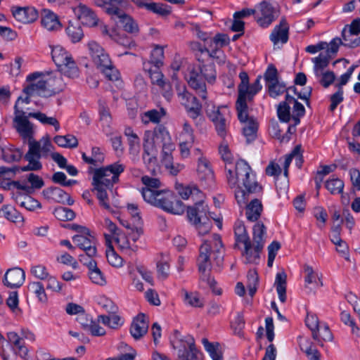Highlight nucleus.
<instances>
[{"mask_svg": "<svg viewBox=\"0 0 360 360\" xmlns=\"http://www.w3.org/2000/svg\"><path fill=\"white\" fill-rule=\"evenodd\" d=\"M227 182L235 188V198L240 206L246 207V217L249 221H255L260 217L262 205L259 200L252 199L248 204L250 195L260 193L262 187L256 181L250 165L243 160L236 163L235 170L228 169Z\"/></svg>", "mask_w": 360, "mask_h": 360, "instance_id": "obj_1", "label": "nucleus"}, {"mask_svg": "<svg viewBox=\"0 0 360 360\" xmlns=\"http://www.w3.org/2000/svg\"><path fill=\"white\" fill-rule=\"evenodd\" d=\"M21 99L19 97L15 105V113L19 115L15 116L14 120L16 124L15 128L17 131L24 142L27 141L28 150L25 153L24 158L28 162V164L23 166V167H15V169H20L22 171H39L42 169L40 159L47 158L53 146L48 136H43L39 141H36L34 139V131L33 124L26 117L21 115L23 114L22 111L18 110V104Z\"/></svg>", "mask_w": 360, "mask_h": 360, "instance_id": "obj_2", "label": "nucleus"}, {"mask_svg": "<svg viewBox=\"0 0 360 360\" xmlns=\"http://www.w3.org/2000/svg\"><path fill=\"white\" fill-rule=\"evenodd\" d=\"M224 256V247L221 237L218 234H213L205 239L200 247V254L198 258V266L200 274L201 281L205 282L212 291L219 295L221 294L220 288H216V281L211 277V257L217 266H221Z\"/></svg>", "mask_w": 360, "mask_h": 360, "instance_id": "obj_3", "label": "nucleus"}, {"mask_svg": "<svg viewBox=\"0 0 360 360\" xmlns=\"http://www.w3.org/2000/svg\"><path fill=\"white\" fill-rule=\"evenodd\" d=\"M126 165L120 161L96 169L92 179L93 191L96 193L101 207L111 210L108 193L112 192L114 184L119 182L120 175L124 172Z\"/></svg>", "mask_w": 360, "mask_h": 360, "instance_id": "obj_4", "label": "nucleus"}, {"mask_svg": "<svg viewBox=\"0 0 360 360\" xmlns=\"http://www.w3.org/2000/svg\"><path fill=\"white\" fill-rule=\"evenodd\" d=\"M126 165L120 161L96 169L92 179L93 191L96 193L101 207L111 210L108 193L112 192L114 184L119 182L120 175L124 172Z\"/></svg>", "mask_w": 360, "mask_h": 360, "instance_id": "obj_5", "label": "nucleus"}, {"mask_svg": "<svg viewBox=\"0 0 360 360\" xmlns=\"http://www.w3.org/2000/svg\"><path fill=\"white\" fill-rule=\"evenodd\" d=\"M126 165L120 161L96 169L92 179L93 191L96 193L101 207L111 210L108 193L112 192L114 184L119 182L120 175L124 172Z\"/></svg>", "mask_w": 360, "mask_h": 360, "instance_id": "obj_6", "label": "nucleus"}, {"mask_svg": "<svg viewBox=\"0 0 360 360\" xmlns=\"http://www.w3.org/2000/svg\"><path fill=\"white\" fill-rule=\"evenodd\" d=\"M58 75H44L40 72H34L27 77L30 84L24 88L23 92L30 96H39L48 98L62 91L65 83Z\"/></svg>", "mask_w": 360, "mask_h": 360, "instance_id": "obj_7", "label": "nucleus"}, {"mask_svg": "<svg viewBox=\"0 0 360 360\" xmlns=\"http://www.w3.org/2000/svg\"><path fill=\"white\" fill-rule=\"evenodd\" d=\"M143 200L147 203L173 214L180 215L185 211L183 202L169 189L160 188L155 192L146 191Z\"/></svg>", "mask_w": 360, "mask_h": 360, "instance_id": "obj_8", "label": "nucleus"}, {"mask_svg": "<svg viewBox=\"0 0 360 360\" xmlns=\"http://www.w3.org/2000/svg\"><path fill=\"white\" fill-rule=\"evenodd\" d=\"M87 46L94 63L105 77L111 81H117L120 74L103 48L94 41H89Z\"/></svg>", "mask_w": 360, "mask_h": 360, "instance_id": "obj_9", "label": "nucleus"}, {"mask_svg": "<svg viewBox=\"0 0 360 360\" xmlns=\"http://www.w3.org/2000/svg\"><path fill=\"white\" fill-rule=\"evenodd\" d=\"M147 139L148 140H153L155 148H162V162L163 164H169V161L173 159L172 153L175 148V146L165 127L158 126L153 131H147Z\"/></svg>", "mask_w": 360, "mask_h": 360, "instance_id": "obj_10", "label": "nucleus"}, {"mask_svg": "<svg viewBox=\"0 0 360 360\" xmlns=\"http://www.w3.org/2000/svg\"><path fill=\"white\" fill-rule=\"evenodd\" d=\"M51 56L60 74L72 79L79 77V70L75 61L63 47L59 45L53 46Z\"/></svg>", "mask_w": 360, "mask_h": 360, "instance_id": "obj_11", "label": "nucleus"}, {"mask_svg": "<svg viewBox=\"0 0 360 360\" xmlns=\"http://www.w3.org/2000/svg\"><path fill=\"white\" fill-rule=\"evenodd\" d=\"M305 323L311 332L312 338L319 344L323 345V342L333 340L329 326L327 323L321 322L316 314L307 312Z\"/></svg>", "mask_w": 360, "mask_h": 360, "instance_id": "obj_12", "label": "nucleus"}, {"mask_svg": "<svg viewBox=\"0 0 360 360\" xmlns=\"http://www.w3.org/2000/svg\"><path fill=\"white\" fill-rule=\"evenodd\" d=\"M160 67L150 66L149 63H143V70L148 72L153 84L157 85L162 90L164 97L168 101L172 97V87L169 82L165 79L163 74L159 70Z\"/></svg>", "mask_w": 360, "mask_h": 360, "instance_id": "obj_13", "label": "nucleus"}, {"mask_svg": "<svg viewBox=\"0 0 360 360\" xmlns=\"http://www.w3.org/2000/svg\"><path fill=\"white\" fill-rule=\"evenodd\" d=\"M255 13V20L263 28L268 27L276 19L275 8L270 2L266 1L257 4Z\"/></svg>", "mask_w": 360, "mask_h": 360, "instance_id": "obj_14", "label": "nucleus"}, {"mask_svg": "<svg viewBox=\"0 0 360 360\" xmlns=\"http://www.w3.org/2000/svg\"><path fill=\"white\" fill-rule=\"evenodd\" d=\"M239 78L240 83L238 85V97L245 100H252L262 88L260 83L261 76H258L251 85L249 84V77L245 72H241L239 74Z\"/></svg>", "mask_w": 360, "mask_h": 360, "instance_id": "obj_15", "label": "nucleus"}, {"mask_svg": "<svg viewBox=\"0 0 360 360\" xmlns=\"http://www.w3.org/2000/svg\"><path fill=\"white\" fill-rule=\"evenodd\" d=\"M197 174L202 186L210 187L214 181V175L210 163L205 157L198 158Z\"/></svg>", "mask_w": 360, "mask_h": 360, "instance_id": "obj_16", "label": "nucleus"}, {"mask_svg": "<svg viewBox=\"0 0 360 360\" xmlns=\"http://www.w3.org/2000/svg\"><path fill=\"white\" fill-rule=\"evenodd\" d=\"M74 243L80 249L83 250L89 257L96 256V240L94 236L89 232L84 234H77L73 236Z\"/></svg>", "mask_w": 360, "mask_h": 360, "instance_id": "obj_17", "label": "nucleus"}, {"mask_svg": "<svg viewBox=\"0 0 360 360\" xmlns=\"http://www.w3.org/2000/svg\"><path fill=\"white\" fill-rule=\"evenodd\" d=\"M94 2L107 14L117 18L124 13L121 8L128 4L127 0H94Z\"/></svg>", "mask_w": 360, "mask_h": 360, "instance_id": "obj_18", "label": "nucleus"}, {"mask_svg": "<svg viewBox=\"0 0 360 360\" xmlns=\"http://www.w3.org/2000/svg\"><path fill=\"white\" fill-rule=\"evenodd\" d=\"M175 340L172 341V345L174 349H178L179 357L180 354L198 352L195 348V341L192 336L188 335L181 337L178 331L175 332Z\"/></svg>", "mask_w": 360, "mask_h": 360, "instance_id": "obj_19", "label": "nucleus"}, {"mask_svg": "<svg viewBox=\"0 0 360 360\" xmlns=\"http://www.w3.org/2000/svg\"><path fill=\"white\" fill-rule=\"evenodd\" d=\"M195 205L188 207L187 210V216L188 220L191 223L200 222L202 220H207V205H205L204 199L202 200H195Z\"/></svg>", "mask_w": 360, "mask_h": 360, "instance_id": "obj_20", "label": "nucleus"}, {"mask_svg": "<svg viewBox=\"0 0 360 360\" xmlns=\"http://www.w3.org/2000/svg\"><path fill=\"white\" fill-rule=\"evenodd\" d=\"M74 13L84 25L88 27L97 25L98 19L92 9L87 6L79 4L74 8Z\"/></svg>", "mask_w": 360, "mask_h": 360, "instance_id": "obj_21", "label": "nucleus"}, {"mask_svg": "<svg viewBox=\"0 0 360 360\" xmlns=\"http://www.w3.org/2000/svg\"><path fill=\"white\" fill-rule=\"evenodd\" d=\"M289 25L285 18H283L279 24L276 25L270 34L269 39L274 46L284 44L288 41Z\"/></svg>", "mask_w": 360, "mask_h": 360, "instance_id": "obj_22", "label": "nucleus"}, {"mask_svg": "<svg viewBox=\"0 0 360 360\" xmlns=\"http://www.w3.org/2000/svg\"><path fill=\"white\" fill-rule=\"evenodd\" d=\"M25 278V272L22 269L13 268L6 272L4 283L11 288H19L22 285Z\"/></svg>", "mask_w": 360, "mask_h": 360, "instance_id": "obj_23", "label": "nucleus"}, {"mask_svg": "<svg viewBox=\"0 0 360 360\" xmlns=\"http://www.w3.org/2000/svg\"><path fill=\"white\" fill-rule=\"evenodd\" d=\"M189 86L195 90L196 93L202 99H206L207 91L205 79L198 70H193L189 73L188 78Z\"/></svg>", "mask_w": 360, "mask_h": 360, "instance_id": "obj_24", "label": "nucleus"}, {"mask_svg": "<svg viewBox=\"0 0 360 360\" xmlns=\"http://www.w3.org/2000/svg\"><path fill=\"white\" fill-rule=\"evenodd\" d=\"M143 141V161L145 164L148 165V168L151 171L154 172L155 169L150 168V167L155 165L156 163V155L158 153V149L155 148L152 139L148 140L147 131L144 134Z\"/></svg>", "mask_w": 360, "mask_h": 360, "instance_id": "obj_25", "label": "nucleus"}, {"mask_svg": "<svg viewBox=\"0 0 360 360\" xmlns=\"http://www.w3.org/2000/svg\"><path fill=\"white\" fill-rule=\"evenodd\" d=\"M148 329V323L146 316L143 314H139L133 321L130 333L132 337L139 340L146 334Z\"/></svg>", "mask_w": 360, "mask_h": 360, "instance_id": "obj_26", "label": "nucleus"}, {"mask_svg": "<svg viewBox=\"0 0 360 360\" xmlns=\"http://www.w3.org/2000/svg\"><path fill=\"white\" fill-rule=\"evenodd\" d=\"M44 193L47 198L59 203H66L68 205H72L74 203V200L63 190L58 187L48 188L44 191Z\"/></svg>", "mask_w": 360, "mask_h": 360, "instance_id": "obj_27", "label": "nucleus"}, {"mask_svg": "<svg viewBox=\"0 0 360 360\" xmlns=\"http://www.w3.org/2000/svg\"><path fill=\"white\" fill-rule=\"evenodd\" d=\"M14 18L22 23H30L38 18V12L34 7L18 8L13 11Z\"/></svg>", "mask_w": 360, "mask_h": 360, "instance_id": "obj_28", "label": "nucleus"}, {"mask_svg": "<svg viewBox=\"0 0 360 360\" xmlns=\"http://www.w3.org/2000/svg\"><path fill=\"white\" fill-rule=\"evenodd\" d=\"M7 339L12 347L13 352L21 358H25L28 353L27 348L25 346L22 338L20 337L15 332L7 333Z\"/></svg>", "mask_w": 360, "mask_h": 360, "instance_id": "obj_29", "label": "nucleus"}, {"mask_svg": "<svg viewBox=\"0 0 360 360\" xmlns=\"http://www.w3.org/2000/svg\"><path fill=\"white\" fill-rule=\"evenodd\" d=\"M179 195L184 199L191 198L193 201L205 199V195L195 186H184L182 184L176 186Z\"/></svg>", "mask_w": 360, "mask_h": 360, "instance_id": "obj_30", "label": "nucleus"}, {"mask_svg": "<svg viewBox=\"0 0 360 360\" xmlns=\"http://www.w3.org/2000/svg\"><path fill=\"white\" fill-rule=\"evenodd\" d=\"M22 157V151L13 145H8L1 148V158L7 163L19 162Z\"/></svg>", "mask_w": 360, "mask_h": 360, "instance_id": "obj_31", "label": "nucleus"}, {"mask_svg": "<svg viewBox=\"0 0 360 360\" xmlns=\"http://www.w3.org/2000/svg\"><path fill=\"white\" fill-rule=\"evenodd\" d=\"M41 25L49 31H56L61 25L58 16L51 11L44 9L41 14Z\"/></svg>", "mask_w": 360, "mask_h": 360, "instance_id": "obj_32", "label": "nucleus"}, {"mask_svg": "<svg viewBox=\"0 0 360 360\" xmlns=\"http://www.w3.org/2000/svg\"><path fill=\"white\" fill-rule=\"evenodd\" d=\"M13 198L20 207L29 211H34L41 207V203L29 195H23L19 191L13 193Z\"/></svg>", "mask_w": 360, "mask_h": 360, "instance_id": "obj_33", "label": "nucleus"}, {"mask_svg": "<svg viewBox=\"0 0 360 360\" xmlns=\"http://www.w3.org/2000/svg\"><path fill=\"white\" fill-rule=\"evenodd\" d=\"M110 311L112 312V314L109 316L99 315L98 316V322H101L110 328L117 329L123 324V321L120 316L115 314L116 307L112 303L110 302Z\"/></svg>", "mask_w": 360, "mask_h": 360, "instance_id": "obj_34", "label": "nucleus"}, {"mask_svg": "<svg viewBox=\"0 0 360 360\" xmlns=\"http://www.w3.org/2000/svg\"><path fill=\"white\" fill-rule=\"evenodd\" d=\"M244 248L243 255L245 258V262L257 264L259 260L260 252L263 249L261 245H257L249 242V244L244 245Z\"/></svg>", "mask_w": 360, "mask_h": 360, "instance_id": "obj_35", "label": "nucleus"}, {"mask_svg": "<svg viewBox=\"0 0 360 360\" xmlns=\"http://www.w3.org/2000/svg\"><path fill=\"white\" fill-rule=\"evenodd\" d=\"M114 240L117 245L118 248L123 252L131 255L137 250V245L131 244L128 237L121 232H118L113 236Z\"/></svg>", "mask_w": 360, "mask_h": 360, "instance_id": "obj_36", "label": "nucleus"}, {"mask_svg": "<svg viewBox=\"0 0 360 360\" xmlns=\"http://www.w3.org/2000/svg\"><path fill=\"white\" fill-rule=\"evenodd\" d=\"M184 303L189 307L201 308L204 306V300L197 292L181 291Z\"/></svg>", "mask_w": 360, "mask_h": 360, "instance_id": "obj_37", "label": "nucleus"}, {"mask_svg": "<svg viewBox=\"0 0 360 360\" xmlns=\"http://www.w3.org/2000/svg\"><path fill=\"white\" fill-rule=\"evenodd\" d=\"M287 101L290 103V107L292 106V120L294 121L295 125H297L300 122V117L304 116L305 108L302 103L288 94V92L287 93Z\"/></svg>", "mask_w": 360, "mask_h": 360, "instance_id": "obj_38", "label": "nucleus"}, {"mask_svg": "<svg viewBox=\"0 0 360 360\" xmlns=\"http://www.w3.org/2000/svg\"><path fill=\"white\" fill-rule=\"evenodd\" d=\"M286 284L287 275L284 271H280L276 274L274 285L278 295V298L281 302L286 301Z\"/></svg>", "mask_w": 360, "mask_h": 360, "instance_id": "obj_39", "label": "nucleus"}, {"mask_svg": "<svg viewBox=\"0 0 360 360\" xmlns=\"http://www.w3.org/2000/svg\"><path fill=\"white\" fill-rule=\"evenodd\" d=\"M88 269L89 278L94 283L99 285H105V278L95 261L88 263Z\"/></svg>", "mask_w": 360, "mask_h": 360, "instance_id": "obj_40", "label": "nucleus"}, {"mask_svg": "<svg viewBox=\"0 0 360 360\" xmlns=\"http://www.w3.org/2000/svg\"><path fill=\"white\" fill-rule=\"evenodd\" d=\"M165 115L166 110L163 108L149 110L141 115V121L145 124L150 122L158 123Z\"/></svg>", "mask_w": 360, "mask_h": 360, "instance_id": "obj_41", "label": "nucleus"}, {"mask_svg": "<svg viewBox=\"0 0 360 360\" xmlns=\"http://www.w3.org/2000/svg\"><path fill=\"white\" fill-rule=\"evenodd\" d=\"M117 19L118 22L126 32L133 34H137L139 33V28L138 24L130 15L124 12Z\"/></svg>", "mask_w": 360, "mask_h": 360, "instance_id": "obj_42", "label": "nucleus"}, {"mask_svg": "<svg viewBox=\"0 0 360 360\" xmlns=\"http://www.w3.org/2000/svg\"><path fill=\"white\" fill-rule=\"evenodd\" d=\"M124 134L127 137L130 153L137 154L140 150V139L139 136L134 133L130 127L124 128Z\"/></svg>", "mask_w": 360, "mask_h": 360, "instance_id": "obj_43", "label": "nucleus"}, {"mask_svg": "<svg viewBox=\"0 0 360 360\" xmlns=\"http://www.w3.org/2000/svg\"><path fill=\"white\" fill-rule=\"evenodd\" d=\"M331 56L328 53H321L319 56L312 58L314 63V75L321 74V72H324V69L328 67Z\"/></svg>", "mask_w": 360, "mask_h": 360, "instance_id": "obj_44", "label": "nucleus"}, {"mask_svg": "<svg viewBox=\"0 0 360 360\" xmlns=\"http://www.w3.org/2000/svg\"><path fill=\"white\" fill-rule=\"evenodd\" d=\"M267 88L270 96L273 98H276L278 96L284 94L285 92H286L287 94L288 91V94H290V91H292L295 94H297L296 89L294 86L286 88L285 84L279 82L278 81L274 84L272 83V84H269V86H267Z\"/></svg>", "mask_w": 360, "mask_h": 360, "instance_id": "obj_45", "label": "nucleus"}, {"mask_svg": "<svg viewBox=\"0 0 360 360\" xmlns=\"http://www.w3.org/2000/svg\"><path fill=\"white\" fill-rule=\"evenodd\" d=\"M141 181L144 185V187L141 190V193L143 198L146 191H151L155 192L162 188V184L160 181L157 178L143 176L141 178Z\"/></svg>", "mask_w": 360, "mask_h": 360, "instance_id": "obj_46", "label": "nucleus"}, {"mask_svg": "<svg viewBox=\"0 0 360 360\" xmlns=\"http://www.w3.org/2000/svg\"><path fill=\"white\" fill-rule=\"evenodd\" d=\"M266 227L263 223H257L253 226V244L264 248L265 243Z\"/></svg>", "mask_w": 360, "mask_h": 360, "instance_id": "obj_47", "label": "nucleus"}, {"mask_svg": "<svg viewBox=\"0 0 360 360\" xmlns=\"http://www.w3.org/2000/svg\"><path fill=\"white\" fill-rule=\"evenodd\" d=\"M236 108L238 113V120L241 123L247 122L250 120H253L252 117H249L248 112V105L246 100L238 96V99L236 103Z\"/></svg>", "mask_w": 360, "mask_h": 360, "instance_id": "obj_48", "label": "nucleus"}, {"mask_svg": "<svg viewBox=\"0 0 360 360\" xmlns=\"http://www.w3.org/2000/svg\"><path fill=\"white\" fill-rule=\"evenodd\" d=\"M53 141L58 146L63 148H76L78 146L77 138L72 134L56 136Z\"/></svg>", "mask_w": 360, "mask_h": 360, "instance_id": "obj_49", "label": "nucleus"}, {"mask_svg": "<svg viewBox=\"0 0 360 360\" xmlns=\"http://www.w3.org/2000/svg\"><path fill=\"white\" fill-rule=\"evenodd\" d=\"M234 233L237 243H240L243 245H247L249 244V242H250L247 230L241 221H238L236 223L234 227Z\"/></svg>", "mask_w": 360, "mask_h": 360, "instance_id": "obj_50", "label": "nucleus"}, {"mask_svg": "<svg viewBox=\"0 0 360 360\" xmlns=\"http://www.w3.org/2000/svg\"><path fill=\"white\" fill-rule=\"evenodd\" d=\"M290 105L287 101V95L284 101L281 102L277 108L278 119L283 122H288L292 119L290 114Z\"/></svg>", "mask_w": 360, "mask_h": 360, "instance_id": "obj_51", "label": "nucleus"}, {"mask_svg": "<svg viewBox=\"0 0 360 360\" xmlns=\"http://www.w3.org/2000/svg\"><path fill=\"white\" fill-rule=\"evenodd\" d=\"M325 186L332 195L340 194L343 192L344 182L338 178L333 177L326 181Z\"/></svg>", "mask_w": 360, "mask_h": 360, "instance_id": "obj_52", "label": "nucleus"}, {"mask_svg": "<svg viewBox=\"0 0 360 360\" xmlns=\"http://www.w3.org/2000/svg\"><path fill=\"white\" fill-rule=\"evenodd\" d=\"M177 95L181 104L184 105L186 109L199 103L196 97L188 92L184 87L182 91L178 92Z\"/></svg>", "mask_w": 360, "mask_h": 360, "instance_id": "obj_53", "label": "nucleus"}, {"mask_svg": "<svg viewBox=\"0 0 360 360\" xmlns=\"http://www.w3.org/2000/svg\"><path fill=\"white\" fill-rule=\"evenodd\" d=\"M66 34L72 43L79 42L84 37V32L79 25L69 23L66 27Z\"/></svg>", "mask_w": 360, "mask_h": 360, "instance_id": "obj_54", "label": "nucleus"}, {"mask_svg": "<svg viewBox=\"0 0 360 360\" xmlns=\"http://www.w3.org/2000/svg\"><path fill=\"white\" fill-rule=\"evenodd\" d=\"M164 58L163 47L155 45L151 51L150 59L148 63H150V66L153 64V66L160 67L163 65Z\"/></svg>", "mask_w": 360, "mask_h": 360, "instance_id": "obj_55", "label": "nucleus"}, {"mask_svg": "<svg viewBox=\"0 0 360 360\" xmlns=\"http://www.w3.org/2000/svg\"><path fill=\"white\" fill-rule=\"evenodd\" d=\"M28 290L37 297L39 302H46L47 301L44 286L39 281L30 283Z\"/></svg>", "mask_w": 360, "mask_h": 360, "instance_id": "obj_56", "label": "nucleus"}, {"mask_svg": "<svg viewBox=\"0 0 360 360\" xmlns=\"http://www.w3.org/2000/svg\"><path fill=\"white\" fill-rule=\"evenodd\" d=\"M188 116L194 121L196 126L201 125L204 122V118L202 115V105L200 103L195 104L186 109Z\"/></svg>", "mask_w": 360, "mask_h": 360, "instance_id": "obj_57", "label": "nucleus"}, {"mask_svg": "<svg viewBox=\"0 0 360 360\" xmlns=\"http://www.w3.org/2000/svg\"><path fill=\"white\" fill-rule=\"evenodd\" d=\"M144 8L161 16H167L171 13L169 6L167 5L150 1L147 2Z\"/></svg>", "mask_w": 360, "mask_h": 360, "instance_id": "obj_58", "label": "nucleus"}, {"mask_svg": "<svg viewBox=\"0 0 360 360\" xmlns=\"http://www.w3.org/2000/svg\"><path fill=\"white\" fill-rule=\"evenodd\" d=\"M205 80L212 83L216 79V71L213 63L202 65L198 70Z\"/></svg>", "mask_w": 360, "mask_h": 360, "instance_id": "obj_59", "label": "nucleus"}, {"mask_svg": "<svg viewBox=\"0 0 360 360\" xmlns=\"http://www.w3.org/2000/svg\"><path fill=\"white\" fill-rule=\"evenodd\" d=\"M243 124V133L246 137L247 141L249 142L250 141L253 140L256 136L257 124L254 119Z\"/></svg>", "mask_w": 360, "mask_h": 360, "instance_id": "obj_60", "label": "nucleus"}, {"mask_svg": "<svg viewBox=\"0 0 360 360\" xmlns=\"http://www.w3.org/2000/svg\"><path fill=\"white\" fill-rule=\"evenodd\" d=\"M305 277L304 281L306 284H316V285H322L320 282V278L317 272H316L311 266L305 264L304 266Z\"/></svg>", "mask_w": 360, "mask_h": 360, "instance_id": "obj_61", "label": "nucleus"}, {"mask_svg": "<svg viewBox=\"0 0 360 360\" xmlns=\"http://www.w3.org/2000/svg\"><path fill=\"white\" fill-rule=\"evenodd\" d=\"M55 217L60 221H70L75 217L73 210L64 207H58L53 211Z\"/></svg>", "mask_w": 360, "mask_h": 360, "instance_id": "obj_62", "label": "nucleus"}, {"mask_svg": "<svg viewBox=\"0 0 360 360\" xmlns=\"http://www.w3.org/2000/svg\"><path fill=\"white\" fill-rule=\"evenodd\" d=\"M202 342L213 360H222L221 352L218 347V345H215L205 338L202 340Z\"/></svg>", "mask_w": 360, "mask_h": 360, "instance_id": "obj_63", "label": "nucleus"}, {"mask_svg": "<svg viewBox=\"0 0 360 360\" xmlns=\"http://www.w3.org/2000/svg\"><path fill=\"white\" fill-rule=\"evenodd\" d=\"M212 122L215 126L217 134L221 138H224L226 134L227 124L224 113L212 120Z\"/></svg>", "mask_w": 360, "mask_h": 360, "instance_id": "obj_64", "label": "nucleus"}]
</instances>
